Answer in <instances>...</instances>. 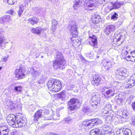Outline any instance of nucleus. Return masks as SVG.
<instances>
[{"label": "nucleus", "mask_w": 135, "mask_h": 135, "mask_svg": "<svg viewBox=\"0 0 135 135\" xmlns=\"http://www.w3.org/2000/svg\"><path fill=\"white\" fill-rule=\"evenodd\" d=\"M66 66V62L61 52H56V59L53 62V66L55 70H57L61 68L62 69Z\"/></svg>", "instance_id": "obj_1"}, {"label": "nucleus", "mask_w": 135, "mask_h": 135, "mask_svg": "<svg viewBox=\"0 0 135 135\" xmlns=\"http://www.w3.org/2000/svg\"><path fill=\"white\" fill-rule=\"evenodd\" d=\"M47 86L49 90L54 92L59 91L62 87L61 82L59 80L55 79L49 80L47 83Z\"/></svg>", "instance_id": "obj_2"}, {"label": "nucleus", "mask_w": 135, "mask_h": 135, "mask_svg": "<svg viewBox=\"0 0 135 135\" xmlns=\"http://www.w3.org/2000/svg\"><path fill=\"white\" fill-rule=\"evenodd\" d=\"M101 122V120L98 119H92L88 121L83 122L81 124L79 125V126L81 129L85 128L87 126H89V127L91 128L96 125L100 124Z\"/></svg>", "instance_id": "obj_3"}, {"label": "nucleus", "mask_w": 135, "mask_h": 135, "mask_svg": "<svg viewBox=\"0 0 135 135\" xmlns=\"http://www.w3.org/2000/svg\"><path fill=\"white\" fill-rule=\"evenodd\" d=\"M13 127H21L25 125L27 122L26 119L25 118L22 116V115H17Z\"/></svg>", "instance_id": "obj_4"}, {"label": "nucleus", "mask_w": 135, "mask_h": 135, "mask_svg": "<svg viewBox=\"0 0 135 135\" xmlns=\"http://www.w3.org/2000/svg\"><path fill=\"white\" fill-rule=\"evenodd\" d=\"M115 86H105L103 87V89L105 91L106 89H108L104 93V96L106 98H108L114 96L116 93H115Z\"/></svg>", "instance_id": "obj_5"}, {"label": "nucleus", "mask_w": 135, "mask_h": 135, "mask_svg": "<svg viewBox=\"0 0 135 135\" xmlns=\"http://www.w3.org/2000/svg\"><path fill=\"white\" fill-rule=\"evenodd\" d=\"M101 66L102 69L105 71L108 72L111 67L112 62L107 59H104L102 61Z\"/></svg>", "instance_id": "obj_6"}, {"label": "nucleus", "mask_w": 135, "mask_h": 135, "mask_svg": "<svg viewBox=\"0 0 135 135\" xmlns=\"http://www.w3.org/2000/svg\"><path fill=\"white\" fill-rule=\"evenodd\" d=\"M126 70L124 68H121L117 70L116 71L117 76L123 80L125 79L128 76Z\"/></svg>", "instance_id": "obj_7"}, {"label": "nucleus", "mask_w": 135, "mask_h": 135, "mask_svg": "<svg viewBox=\"0 0 135 135\" xmlns=\"http://www.w3.org/2000/svg\"><path fill=\"white\" fill-rule=\"evenodd\" d=\"M77 26V24L75 23L71 26L70 30V34L72 36V37L70 39V40L74 43H75L76 42L74 38L78 36V32Z\"/></svg>", "instance_id": "obj_8"}, {"label": "nucleus", "mask_w": 135, "mask_h": 135, "mask_svg": "<svg viewBox=\"0 0 135 135\" xmlns=\"http://www.w3.org/2000/svg\"><path fill=\"white\" fill-rule=\"evenodd\" d=\"M18 105L15 103L10 100H7L5 102V107L7 109L13 111L14 110H17Z\"/></svg>", "instance_id": "obj_9"}, {"label": "nucleus", "mask_w": 135, "mask_h": 135, "mask_svg": "<svg viewBox=\"0 0 135 135\" xmlns=\"http://www.w3.org/2000/svg\"><path fill=\"white\" fill-rule=\"evenodd\" d=\"M15 72L16 77L19 79H22L25 77V70L23 68L20 67L18 69H16Z\"/></svg>", "instance_id": "obj_10"}, {"label": "nucleus", "mask_w": 135, "mask_h": 135, "mask_svg": "<svg viewBox=\"0 0 135 135\" xmlns=\"http://www.w3.org/2000/svg\"><path fill=\"white\" fill-rule=\"evenodd\" d=\"M99 130L102 134H107L108 133H110V134H112L111 135H114L113 131L112 129L110 127L108 126L104 125Z\"/></svg>", "instance_id": "obj_11"}, {"label": "nucleus", "mask_w": 135, "mask_h": 135, "mask_svg": "<svg viewBox=\"0 0 135 135\" xmlns=\"http://www.w3.org/2000/svg\"><path fill=\"white\" fill-rule=\"evenodd\" d=\"M79 102V100L78 99L75 98L71 99L68 103L70 109L71 110L75 109L77 108V104Z\"/></svg>", "instance_id": "obj_12"}, {"label": "nucleus", "mask_w": 135, "mask_h": 135, "mask_svg": "<svg viewBox=\"0 0 135 135\" xmlns=\"http://www.w3.org/2000/svg\"><path fill=\"white\" fill-rule=\"evenodd\" d=\"M125 83V87L126 88H131L135 84V74L133 75L130 79L126 80Z\"/></svg>", "instance_id": "obj_13"}, {"label": "nucleus", "mask_w": 135, "mask_h": 135, "mask_svg": "<svg viewBox=\"0 0 135 135\" xmlns=\"http://www.w3.org/2000/svg\"><path fill=\"white\" fill-rule=\"evenodd\" d=\"M117 37L114 38L113 42V43L115 44L114 46H117L120 45L123 43L124 40L123 35L120 33L118 35Z\"/></svg>", "instance_id": "obj_14"}, {"label": "nucleus", "mask_w": 135, "mask_h": 135, "mask_svg": "<svg viewBox=\"0 0 135 135\" xmlns=\"http://www.w3.org/2000/svg\"><path fill=\"white\" fill-rule=\"evenodd\" d=\"M94 0H86L84 4L85 6L90 10H93L94 8L95 2Z\"/></svg>", "instance_id": "obj_15"}, {"label": "nucleus", "mask_w": 135, "mask_h": 135, "mask_svg": "<svg viewBox=\"0 0 135 135\" xmlns=\"http://www.w3.org/2000/svg\"><path fill=\"white\" fill-rule=\"evenodd\" d=\"M101 79L99 75L95 74L93 76V79L91 81V84L94 86H98L100 84Z\"/></svg>", "instance_id": "obj_16"}, {"label": "nucleus", "mask_w": 135, "mask_h": 135, "mask_svg": "<svg viewBox=\"0 0 135 135\" xmlns=\"http://www.w3.org/2000/svg\"><path fill=\"white\" fill-rule=\"evenodd\" d=\"M16 116L13 114H10L8 116L7 118V122L9 123L10 126H12L13 127L15 123L16 119Z\"/></svg>", "instance_id": "obj_17"}, {"label": "nucleus", "mask_w": 135, "mask_h": 135, "mask_svg": "<svg viewBox=\"0 0 135 135\" xmlns=\"http://www.w3.org/2000/svg\"><path fill=\"white\" fill-rule=\"evenodd\" d=\"M100 98L98 95H94L93 96L90 101V103L92 106L97 105L100 102Z\"/></svg>", "instance_id": "obj_18"}, {"label": "nucleus", "mask_w": 135, "mask_h": 135, "mask_svg": "<svg viewBox=\"0 0 135 135\" xmlns=\"http://www.w3.org/2000/svg\"><path fill=\"white\" fill-rule=\"evenodd\" d=\"M51 113H52L51 110V111L48 109H45L44 110V116L45 120H50L52 118L53 115H51Z\"/></svg>", "instance_id": "obj_19"}, {"label": "nucleus", "mask_w": 135, "mask_h": 135, "mask_svg": "<svg viewBox=\"0 0 135 135\" xmlns=\"http://www.w3.org/2000/svg\"><path fill=\"white\" fill-rule=\"evenodd\" d=\"M115 28V26L114 25H108L105 28L104 32L106 35H108L113 31Z\"/></svg>", "instance_id": "obj_20"}, {"label": "nucleus", "mask_w": 135, "mask_h": 135, "mask_svg": "<svg viewBox=\"0 0 135 135\" xmlns=\"http://www.w3.org/2000/svg\"><path fill=\"white\" fill-rule=\"evenodd\" d=\"M101 20L100 16L97 13H94L93 15L91 20L94 23H99Z\"/></svg>", "instance_id": "obj_21"}, {"label": "nucleus", "mask_w": 135, "mask_h": 135, "mask_svg": "<svg viewBox=\"0 0 135 135\" xmlns=\"http://www.w3.org/2000/svg\"><path fill=\"white\" fill-rule=\"evenodd\" d=\"M112 8L113 9H116L119 8L123 4V2H121L119 1H117L115 2L111 3L110 4Z\"/></svg>", "instance_id": "obj_22"}, {"label": "nucleus", "mask_w": 135, "mask_h": 135, "mask_svg": "<svg viewBox=\"0 0 135 135\" xmlns=\"http://www.w3.org/2000/svg\"><path fill=\"white\" fill-rule=\"evenodd\" d=\"M9 131V129L5 126L0 127V135H8Z\"/></svg>", "instance_id": "obj_23"}, {"label": "nucleus", "mask_w": 135, "mask_h": 135, "mask_svg": "<svg viewBox=\"0 0 135 135\" xmlns=\"http://www.w3.org/2000/svg\"><path fill=\"white\" fill-rule=\"evenodd\" d=\"M89 41L88 42L89 44L92 46H95L97 43V39L95 36H93L92 37H89Z\"/></svg>", "instance_id": "obj_24"}, {"label": "nucleus", "mask_w": 135, "mask_h": 135, "mask_svg": "<svg viewBox=\"0 0 135 135\" xmlns=\"http://www.w3.org/2000/svg\"><path fill=\"white\" fill-rule=\"evenodd\" d=\"M42 110H40L37 111L35 114L34 117V120L35 122L38 121V119L41 118L42 116Z\"/></svg>", "instance_id": "obj_25"}, {"label": "nucleus", "mask_w": 135, "mask_h": 135, "mask_svg": "<svg viewBox=\"0 0 135 135\" xmlns=\"http://www.w3.org/2000/svg\"><path fill=\"white\" fill-rule=\"evenodd\" d=\"M3 31L2 29H0V47H3L4 46V42L5 41V38L3 35Z\"/></svg>", "instance_id": "obj_26"}, {"label": "nucleus", "mask_w": 135, "mask_h": 135, "mask_svg": "<svg viewBox=\"0 0 135 135\" xmlns=\"http://www.w3.org/2000/svg\"><path fill=\"white\" fill-rule=\"evenodd\" d=\"M29 22L32 25L37 24L38 21V19L36 17H33L28 19Z\"/></svg>", "instance_id": "obj_27"}, {"label": "nucleus", "mask_w": 135, "mask_h": 135, "mask_svg": "<svg viewBox=\"0 0 135 135\" xmlns=\"http://www.w3.org/2000/svg\"><path fill=\"white\" fill-rule=\"evenodd\" d=\"M100 130L99 129H94L90 132V135H102Z\"/></svg>", "instance_id": "obj_28"}, {"label": "nucleus", "mask_w": 135, "mask_h": 135, "mask_svg": "<svg viewBox=\"0 0 135 135\" xmlns=\"http://www.w3.org/2000/svg\"><path fill=\"white\" fill-rule=\"evenodd\" d=\"M111 105H110L107 104L104 108L102 110V112L103 114H105L109 113V110L110 109Z\"/></svg>", "instance_id": "obj_29"}, {"label": "nucleus", "mask_w": 135, "mask_h": 135, "mask_svg": "<svg viewBox=\"0 0 135 135\" xmlns=\"http://www.w3.org/2000/svg\"><path fill=\"white\" fill-rule=\"evenodd\" d=\"M30 73L35 77H38L40 74V73L37 71H35L34 70V69L33 67L30 68Z\"/></svg>", "instance_id": "obj_30"}, {"label": "nucleus", "mask_w": 135, "mask_h": 135, "mask_svg": "<svg viewBox=\"0 0 135 135\" xmlns=\"http://www.w3.org/2000/svg\"><path fill=\"white\" fill-rule=\"evenodd\" d=\"M124 49H122V55H127L131 51L130 48L128 46H126L124 48Z\"/></svg>", "instance_id": "obj_31"}, {"label": "nucleus", "mask_w": 135, "mask_h": 135, "mask_svg": "<svg viewBox=\"0 0 135 135\" xmlns=\"http://www.w3.org/2000/svg\"><path fill=\"white\" fill-rule=\"evenodd\" d=\"M24 10V6L22 4H20L19 5V9L17 12V13L19 17L21 16L22 13Z\"/></svg>", "instance_id": "obj_32"}, {"label": "nucleus", "mask_w": 135, "mask_h": 135, "mask_svg": "<svg viewBox=\"0 0 135 135\" xmlns=\"http://www.w3.org/2000/svg\"><path fill=\"white\" fill-rule=\"evenodd\" d=\"M58 24L57 21L55 19L52 20L51 30L52 32H55V30L56 27Z\"/></svg>", "instance_id": "obj_33"}, {"label": "nucleus", "mask_w": 135, "mask_h": 135, "mask_svg": "<svg viewBox=\"0 0 135 135\" xmlns=\"http://www.w3.org/2000/svg\"><path fill=\"white\" fill-rule=\"evenodd\" d=\"M113 9V8H112L110 4L105 6V7L103 9V11H104L105 13H106L109 12L110 11Z\"/></svg>", "instance_id": "obj_34"}, {"label": "nucleus", "mask_w": 135, "mask_h": 135, "mask_svg": "<svg viewBox=\"0 0 135 135\" xmlns=\"http://www.w3.org/2000/svg\"><path fill=\"white\" fill-rule=\"evenodd\" d=\"M40 27H37L35 28H32L31 30V32L35 33L37 34H41Z\"/></svg>", "instance_id": "obj_35"}, {"label": "nucleus", "mask_w": 135, "mask_h": 135, "mask_svg": "<svg viewBox=\"0 0 135 135\" xmlns=\"http://www.w3.org/2000/svg\"><path fill=\"white\" fill-rule=\"evenodd\" d=\"M14 90L16 92L17 94L22 93V87L20 86H15Z\"/></svg>", "instance_id": "obj_36"}, {"label": "nucleus", "mask_w": 135, "mask_h": 135, "mask_svg": "<svg viewBox=\"0 0 135 135\" xmlns=\"http://www.w3.org/2000/svg\"><path fill=\"white\" fill-rule=\"evenodd\" d=\"M5 23L10 22L12 20V16L9 15H5L3 16Z\"/></svg>", "instance_id": "obj_37"}, {"label": "nucleus", "mask_w": 135, "mask_h": 135, "mask_svg": "<svg viewBox=\"0 0 135 135\" xmlns=\"http://www.w3.org/2000/svg\"><path fill=\"white\" fill-rule=\"evenodd\" d=\"M74 3V4L73 5V7L74 9H77L80 6L81 3L79 1H77V0H75Z\"/></svg>", "instance_id": "obj_38"}, {"label": "nucleus", "mask_w": 135, "mask_h": 135, "mask_svg": "<svg viewBox=\"0 0 135 135\" xmlns=\"http://www.w3.org/2000/svg\"><path fill=\"white\" fill-rule=\"evenodd\" d=\"M124 130V128H121L118 130L116 132L117 135H125Z\"/></svg>", "instance_id": "obj_39"}, {"label": "nucleus", "mask_w": 135, "mask_h": 135, "mask_svg": "<svg viewBox=\"0 0 135 135\" xmlns=\"http://www.w3.org/2000/svg\"><path fill=\"white\" fill-rule=\"evenodd\" d=\"M3 1L5 3L7 2L9 5H12L14 4L15 2L17 1V0H3Z\"/></svg>", "instance_id": "obj_40"}, {"label": "nucleus", "mask_w": 135, "mask_h": 135, "mask_svg": "<svg viewBox=\"0 0 135 135\" xmlns=\"http://www.w3.org/2000/svg\"><path fill=\"white\" fill-rule=\"evenodd\" d=\"M45 78L42 75L41 76L40 79L38 81V83L39 84H42L45 82Z\"/></svg>", "instance_id": "obj_41"}, {"label": "nucleus", "mask_w": 135, "mask_h": 135, "mask_svg": "<svg viewBox=\"0 0 135 135\" xmlns=\"http://www.w3.org/2000/svg\"><path fill=\"white\" fill-rule=\"evenodd\" d=\"M90 109L89 108L86 106H85L84 108L83 109V112L85 113H87L90 112Z\"/></svg>", "instance_id": "obj_42"}, {"label": "nucleus", "mask_w": 135, "mask_h": 135, "mask_svg": "<svg viewBox=\"0 0 135 135\" xmlns=\"http://www.w3.org/2000/svg\"><path fill=\"white\" fill-rule=\"evenodd\" d=\"M122 56L123 58L125 60H127V61H131V60L129 59L131 57V56L129 55H125L124 56V55H122Z\"/></svg>", "instance_id": "obj_43"}, {"label": "nucleus", "mask_w": 135, "mask_h": 135, "mask_svg": "<svg viewBox=\"0 0 135 135\" xmlns=\"http://www.w3.org/2000/svg\"><path fill=\"white\" fill-rule=\"evenodd\" d=\"M118 17V15L115 12L113 15L111 17V19L114 20H117Z\"/></svg>", "instance_id": "obj_44"}, {"label": "nucleus", "mask_w": 135, "mask_h": 135, "mask_svg": "<svg viewBox=\"0 0 135 135\" xmlns=\"http://www.w3.org/2000/svg\"><path fill=\"white\" fill-rule=\"evenodd\" d=\"M85 55L86 56L90 58L93 55V53L92 51H91L89 53H85Z\"/></svg>", "instance_id": "obj_45"}, {"label": "nucleus", "mask_w": 135, "mask_h": 135, "mask_svg": "<svg viewBox=\"0 0 135 135\" xmlns=\"http://www.w3.org/2000/svg\"><path fill=\"white\" fill-rule=\"evenodd\" d=\"M59 96L60 97L62 98H65L66 97L65 94L63 92H61L59 94Z\"/></svg>", "instance_id": "obj_46"}, {"label": "nucleus", "mask_w": 135, "mask_h": 135, "mask_svg": "<svg viewBox=\"0 0 135 135\" xmlns=\"http://www.w3.org/2000/svg\"><path fill=\"white\" fill-rule=\"evenodd\" d=\"M35 13L36 14H38L40 12V8L38 7H36L34 9Z\"/></svg>", "instance_id": "obj_47"}, {"label": "nucleus", "mask_w": 135, "mask_h": 135, "mask_svg": "<svg viewBox=\"0 0 135 135\" xmlns=\"http://www.w3.org/2000/svg\"><path fill=\"white\" fill-rule=\"evenodd\" d=\"M8 13L12 15H14L15 14V13L13 9H10L8 11Z\"/></svg>", "instance_id": "obj_48"}, {"label": "nucleus", "mask_w": 135, "mask_h": 135, "mask_svg": "<svg viewBox=\"0 0 135 135\" xmlns=\"http://www.w3.org/2000/svg\"><path fill=\"white\" fill-rule=\"evenodd\" d=\"M5 23L3 16L0 18V23L3 24Z\"/></svg>", "instance_id": "obj_49"}, {"label": "nucleus", "mask_w": 135, "mask_h": 135, "mask_svg": "<svg viewBox=\"0 0 135 135\" xmlns=\"http://www.w3.org/2000/svg\"><path fill=\"white\" fill-rule=\"evenodd\" d=\"M130 54L133 57H135V50H133L132 51H131L130 52Z\"/></svg>", "instance_id": "obj_50"}, {"label": "nucleus", "mask_w": 135, "mask_h": 135, "mask_svg": "<svg viewBox=\"0 0 135 135\" xmlns=\"http://www.w3.org/2000/svg\"><path fill=\"white\" fill-rule=\"evenodd\" d=\"M124 133H125V135H132V134H131V133L130 132V131L129 132L126 130L125 131Z\"/></svg>", "instance_id": "obj_51"}, {"label": "nucleus", "mask_w": 135, "mask_h": 135, "mask_svg": "<svg viewBox=\"0 0 135 135\" xmlns=\"http://www.w3.org/2000/svg\"><path fill=\"white\" fill-rule=\"evenodd\" d=\"M132 106L133 110L135 111V101L132 103Z\"/></svg>", "instance_id": "obj_52"}, {"label": "nucleus", "mask_w": 135, "mask_h": 135, "mask_svg": "<svg viewBox=\"0 0 135 135\" xmlns=\"http://www.w3.org/2000/svg\"><path fill=\"white\" fill-rule=\"evenodd\" d=\"M40 31L41 32H43L44 31H46L47 29L46 27H44V28H42L40 27Z\"/></svg>", "instance_id": "obj_53"}, {"label": "nucleus", "mask_w": 135, "mask_h": 135, "mask_svg": "<svg viewBox=\"0 0 135 135\" xmlns=\"http://www.w3.org/2000/svg\"><path fill=\"white\" fill-rule=\"evenodd\" d=\"M132 124L135 126V117L134 118H132L131 120Z\"/></svg>", "instance_id": "obj_54"}, {"label": "nucleus", "mask_w": 135, "mask_h": 135, "mask_svg": "<svg viewBox=\"0 0 135 135\" xmlns=\"http://www.w3.org/2000/svg\"><path fill=\"white\" fill-rule=\"evenodd\" d=\"M9 57V56L8 55L6 57H5L3 58L2 60V61L4 62H6L7 61V58Z\"/></svg>", "instance_id": "obj_55"}, {"label": "nucleus", "mask_w": 135, "mask_h": 135, "mask_svg": "<svg viewBox=\"0 0 135 135\" xmlns=\"http://www.w3.org/2000/svg\"><path fill=\"white\" fill-rule=\"evenodd\" d=\"M71 120V118L70 117L64 119V120L66 122H68Z\"/></svg>", "instance_id": "obj_56"}, {"label": "nucleus", "mask_w": 135, "mask_h": 135, "mask_svg": "<svg viewBox=\"0 0 135 135\" xmlns=\"http://www.w3.org/2000/svg\"><path fill=\"white\" fill-rule=\"evenodd\" d=\"M33 0H25V3L26 4H28V2L33 1Z\"/></svg>", "instance_id": "obj_57"}, {"label": "nucleus", "mask_w": 135, "mask_h": 135, "mask_svg": "<svg viewBox=\"0 0 135 135\" xmlns=\"http://www.w3.org/2000/svg\"><path fill=\"white\" fill-rule=\"evenodd\" d=\"M16 133V132L15 131L11 132V134L10 135H13L15 134Z\"/></svg>", "instance_id": "obj_58"}, {"label": "nucleus", "mask_w": 135, "mask_h": 135, "mask_svg": "<svg viewBox=\"0 0 135 135\" xmlns=\"http://www.w3.org/2000/svg\"><path fill=\"white\" fill-rule=\"evenodd\" d=\"M123 115H124L125 116L123 117H127V116L128 114H127L126 113H123Z\"/></svg>", "instance_id": "obj_59"}, {"label": "nucleus", "mask_w": 135, "mask_h": 135, "mask_svg": "<svg viewBox=\"0 0 135 135\" xmlns=\"http://www.w3.org/2000/svg\"><path fill=\"white\" fill-rule=\"evenodd\" d=\"M70 88L69 89L70 90H71L73 88H74V86L73 85H70Z\"/></svg>", "instance_id": "obj_60"}, {"label": "nucleus", "mask_w": 135, "mask_h": 135, "mask_svg": "<svg viewBox=\"0 0 135 135\" xmlns=\"http://www.w3.org/2000/svg\"><path fill=\"white\" fill-rule=\"evenodd\" d=\"M2 116L1 113L0 112V120L2 119Z\"/></svg>", "instance_id": "obj_61"}, {"label": "nucleus", "mask_w": 135, "mask_h": 135, "mask_svg": "<svg viewBox=\"0 0 135 135\" xmlns=\"http://www.w3.org/2000/svg\"><path fill=\"white\" fill-rule=\"evenodd\" d=\"M112 134H110V133H108V134H102V135H111Z\"/></svg>", "instance_id": "obj_62"}, {"label": "nucleus", "mask_w": 135, "mask_h": 135, "mask_svg": "<svg viewBox=\"0 0 135 135\" xmlns=\"http://www.w3.org/2000/svg\"><path fill=\"white\" fill-rule=\"evenodd\" d=\"M2 68L1 67H0V70H1Z\"/></svg>", "instance_id": "obj_63"}, {"label": "nucleus", "mask_w": 135, "mask_h": 135, "mask_svg": "<svg viewBox=\"0 0 135 135\" xmlns=\"http://www.w3.org/2000/svg\"><path fill=\"white\" fill-rule=\"evenodd\" d=\"M16 133L15 134L13 135H16Z\"/></svg>", "instance_id": "obj_64"}]
</instances>
